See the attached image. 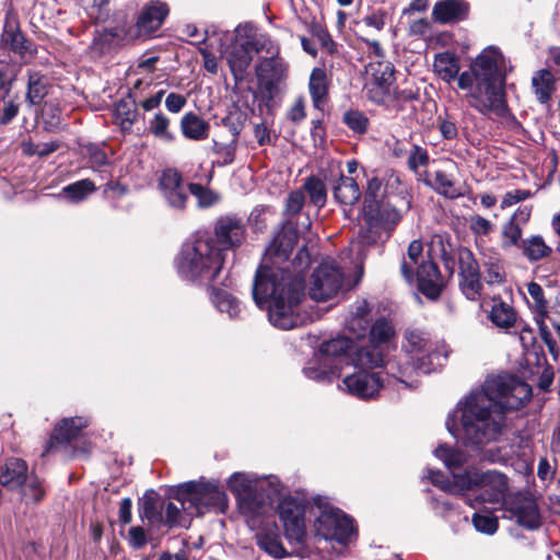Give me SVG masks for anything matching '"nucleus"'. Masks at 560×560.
<instances>
[{
	"label": "nucleus",
	"instance_id": "nucleus-1",
	"mask_svg": "<svg viewBox=\"0 0 560 560\" xmlns=\"http://www.w3.org/2000/svg\"><path fill=\"white\" fill-rule=\"evenodd\" d=\"M296 242V229L290 221L283 222L265 250L252 288L255 304L267 311L272 326L283 330L312 322V315L299 311L305 296V272L311 255L303 246L289 261Z\"/></svg>",
	"mask_w": 560,
	"mask_h": 560
},
{
	"label": "nucleus",
	"instance_id": "nucleus-2",
	"mask_svg": "<svg viewBox=\"0 0 560 560\" xmlns=\"http://www.w3.org/2000/svg\"><path fill=\"white\" fill-rule=\"evenodd\" d=\"M530 397V386L515 376H488L481 388L472 389L457 402L445 421L446 429L463 445L482 450L501 436L504 412L518 410Z\"/></svg>",
	"mask_w": 560,
	"mask_h": 560
},
{
	"label": "nucleus",
	"instance_id": "nucleus-3",
	"mask_svg": "<svg viewBox=\"0 0 560 560\" xmlns=\"http://www.w3.org/2000/svg\"><path fill=\"white\" fill-rule=\"evenodd\" d=\"M434 70L445 82L457 78V85L465 91L469 107L478 114L505 118L511 115L506 101V60L497 46H488L470 62L468 70L459 72L455 55L441 52L435 56Z\"/></svg>",
	"mask_w": 560,
	"mask_h": 560
},
{
	"label": "nucleus",
	"instance_id": "nucleus-4",
	"mask_svg": "<svg viewBox=\"0 0 560 560\" xmlns=\"http://www.w3.org/2000/svg\"><path fill=\"white\" fill-rule=\"evenodd\" d=\"M223 262L224 255L207 233H198L184 243L175 258L178 276L196 284L212 283L221 272Z\"/></svg>",
	"mask_w": 560,
	"mask_h": 560
},
{
	"label": "nucleus",
	"instance_id": "nucleus-5",
	"mask_svg": "<svg viewBox=\"0 0 560 560\" xmlns=\"http://www.w3.org/2000/svg\"><path fill=\"white\" fill-rule=\"evenodd\" d=\"M405 339L406 359L404 362L396 360V376H393V378L406 387H412V383H409L406 377H411L413 373L429 374L434 372L443 365L446 354L443 353L438 342L430 339L425 331L407 330Z\"/></svg>",
	"mask_w": 560,
	"mask_h": 560
},
{
	"label": "nucleus",
	"instance_id": "nucleus-6",
	"mask_svg": "<svg viewBox=\"0 0 560 560\" xmlns=\"http://www.w3.org/2000/svg\"><path fill=\"white\" fill-rule=\"evenodd\" d=\"M168 13L170 9L166 2L151 0L141 9L135 25L124 24L105 28L100 33L97 40L103 44V48L125 45L137 37L150 35L159 30Z\"/></svg>",
	"mask_w": 560,
	"mask_h": 560
},
{
	"label": "nucleus",
	"instance_id": "nucleus-7",
	"mask_svg": "<svg viewBox=\"0 0 560 560\" xmlns=\"http://www.w3.org/2000/svg\"><path fill=\"white\" fill-rule=\"evenodd\" d=\"M370 342L357 349L353 355V364L361 368L385 369L387 374L396 376V360L390 358V337L393 327L385 318L377 319L370 326Z\"/></svg>",
	"mask_w": 560,
	"mask_h": 560
},
{
	"label": "nucleus",
	"instance_id": "nucleus-8",
	"mask_svg": "<svg viewBox=\"0 0 560 560\" xmlns=\"http://www.w3.org/2000/svg\"><path fill=\"white\" fill-rule=\"evenodd\" d=\"M457 485H459L464 491L472 489L482 490L474 499H467L466 502L471 508H477L482 503L501 502L509 488L508 477L498 470H465L462 476L457 478Z\"/></svg>",
	"mask_w": 560,
	"mask_h": 560
},
{
	"label": "nucleus",
	"instance_id": "nucleus-9",
	"mask_svg": "<svg viewBox=\"0 0 560 560\" xmlns=\"http://www.w3.org/2000/svg\"><path fill=\"white\" fill-rule=\"evenodd\" d=\"M410 208L411 200L406 194L386 195L377 203L363 208L364 220L371 231L382 230L388 238Z\"/></svg>",
	"mask_w": 560,
	"mask_h": 560
},
{
	"label": "nucleus",
	"instance_id": "nucleus-10",
	"mask_svg": "<svg viewBox=\"0 0 560 560\" xmlns=\"http://www.w3.org/2000/svg\"><path fill=\"white\" fill-rule=\"evenodd\" d=\"M319 514L314 522L316 536L325 540L347 544L354 535L353 521L343 511L330 505L325 498L317 495L313 499Z\"/></svg>",
	"mask_w": 560,
	"mask_h": 560
},
{
	"label": "nucleus",
	"instance_id": "nucleus-11",
	"mask_svg": "<svg viewBox=\"0 0 560 560\" xmlns=\"http://www.w3.org/2000/svg\"><path fill=\"white\" fill-rule=\"evenodd\" d=\"M358 371L345 376L342 380L343 389L352 396L368 400L375 398L380 390L390 384L393 375L386 373L385 369L361 368L352 364Z\"/></svg>",
	"mask_w": 560,
	"mask_h": 560
},
{
	"label": "nucleus",
	"instance_id": "nucleus-12",
	"mask_svg": "<svg viewBox=\"0 0 560 560\" xmlns=\"http://www.w3.org/2000/svg\"><path fill=\"white\" fill-rule=\"evenodd\" d=\"M343 277V271L334 259H324L312 275L311 299L316 302L331 299L341 289Z\"/></svg>",
	"mask_w": 560,
	"mask_h": 560
},
{
	"label": "nucleus",
	"instance_id": "nucleus-13",
	"mask_svg": "<svg viewBox=\"0 0 560 560\" xmlns=\"http://www.w3.org/2000/svg\"><path fill=\"white\" fill-rule=\"evenodd\" d=\"M264 492V485L260 483L257 490L237 501L240 512L246 517L252 527L259 526L262 517L270 512L275 500L280 494L279 485L269 481V489L266 490V493Z\"/></svg>",
	"mask_w": 560,
	"mask_h": 560
},
{
	"label": "nucleus",
	"instance_id": "nucleus-14",
	"mask_svg": "<svg viewBox=\"0 0 560 560\" xmlns=\"http://www.w3.org/2000/svg\"><path fill=\"white\" fill-rule=\"evenodd\" d=\"M195 515H202L211 509L223 511L228 506L226 494L214 482L182 485Z\"/></svg>",
	"mask_w": 560,
	"mask_h": 560
},
{
	"label": "nucleus",
	"instance_id": "nucleus-15",
	"mask_svg": "<svg viewBox=\"0 0 560 560\" xmlns=\"http://www.w3.org/2000/svg\"><path fill=\"white\" fill-rule=\"evenodd\" d=\"M279 518L284 527V535L291 544L303 545L305 530V504L300 499L285 497L277 506Z\"/></svg>",
	"mask_w": 560,
	"mask_h": 560
},
{
	"label": "nucleus",
	"instance_id": "nucleus-16",
	"mask_svg": "<svg viewBox=\"0 0 560 560\" xmlns=\"http://www.w3.org/2000/svg\"><path fill=\"white\" fill-rule=\"evenodd\" d=\"M322 176L331 185L334 199L341 206H354L361 198L362 192L354 178L346 176L338 161L328 163L326 170H322Z\"/></svg>",
	"mask_w": 560,
	"mask_h": 560
},
{
	"label": "nucleus",
	"instance_id": "nucleus-17",
	"mask_svg": "<svg viewBox=\"0 0 560 560\" xmlns=\"http://www.w3.org/2000/svg\"><path fill=\"white\" fill-rule=\"evenodd\" d=\"M288 74V63L280 56L264 57L256 65V77L259 88L268 100H273L280 83Z\"/></svg>",
	"mask_w": 560,
	"mask_h": 560
},
{
	"label": "nucleus",
	"instance_id": "nucleus-18",
	"mask_svg": "<svg viewBox=\"0 0 560 560\" xmlns=\"http://www.w3.org/2000/svg\"><path fill=\"white\" fill-rule=\"evenodd\" d=\"M215 244L224 255L225 250L240 247L246 238V224L235 214L220 217L214 224Z\"/></svg>",
	"mask_w": 560,
	"mask_h": 560
},
{
	"label": "nucleus",
	"instance_id": "nucleus-19",
	"mask_svg": "<svg viewBox=\"0 0 560 560\" xmlns=\"http://www.w3.org/2000/svg\"><path fill=\"white\" fill-rule=\"evenodd\" d=\"M159 189L170 208L178 211L186 208L189 189L178 171L174 168L163 171L159 179Z\"/></svg>",
	"mask_w": 560,
	"mask_h": 560
},
{
	"label": "nucleus",
	"instance_id": "nucleus-20",
	"mask_svg": "<svg viewBox=\"0 0 560 560\" xmlns=\"http://www.w3.org/2000/svg\"><path fill=\"white\" fill-rule=\"evenodd\" d=\"M418 290L428 299L435 301L444 288L443 278L439 267L432 260H422L415 272Z\"/></svg>",
	"mask_w": 560,
	"mask_h": 560
},
{
	"label": "nucleus",
	"instance_id": "nucleus-21",
	"mask_svg": "<svg viewBox=\"0 0 560 560\" xmlns=\"http://www.w3.org/2000/svg\"><path fill=\"white\" fill-rule=\"evenodd\" d=\"M234 33H236L234 31ZM242 34H234V40L226 49V61L236 82L245 78L248 67L253 61V52L248 45L244 43Z\"/></svg>",
	"mask_w": 560,
	"mask_h": 560
},
{
	"label": "nucleus",
	"instance_id": "nucleus-22",
	"mask_svg": "<svg viewBox=\"0 0 560 560\" xmlns=\"http://www.w3.org/2000/svg\"><path fill=\"white\" fill-rule=\"evenodd\" d=\"M357 349L350 337H337L328 341H324L319 347L318 354L328 358V361L334 362L339 370L342 364H353V355Z\"/></svg>",
	"mask_w": 560,
	"mask_h": 560
},
{
	"label": "nucleus",
	"instance_id": "nucleus-23",
	"mask_svg": "<svg viewBox=\"0 0 560 560\" xmlns=\"http://www.w3.org/2000/svg\"><path fill=\"white\" fill-rule=\"evenodd\" d=\"M235 32L244 36V43L249 46L253 54L265 51L267 57L279 56V45L267 34L258 33L252 23L240 24L236 26Z\"/></svg>",
	"mask_w": 560,
	"mask_h": 560
},
{
	"label": "nucleus",
	"instance_id": "nucleus-24",
	"mask_svg": "<svg viewBox=\"0 0 560 560\" xmlns=\"http://www.w3.org/2000/svg\"><path fill=\"white\" fill-rule=\"evenodd\" d=\"M235 32L244 36V43L249 46L253 54L265 51L267 57L279 56V45L267 34L258 33L252 23L240 24L236 26Z\"/></svg>",
	"mask_w": 560,
	"mask_h": 560
},
{
	"label": "nucleus",
	"instance_id": "nucleus-25",
	"mask_svg": "<svg viewBox=\"0 0 560 560\" xmlns=\"http://www.w3.org/2000/svg\"><path fill=\"white\" fill-rule=\"evenodd\" d=\"M516 523L529 530L540 527L541 518L537 503L529 498H520L513 501L510 509Z\"/></svg>",
	"mask_w": 560,
	"mask_h": 560
},
{
	"label": "nucleus",
	"instance_id": "nucleus-26",
	"mask_svg": "<svg viewBox=\"0 0 560 560\" xmlns=\"http://www.w3.org/2000/svg\"><path fill=\"white\" fill-rule=\"evenodd\" d=\"M303 374L308 380L326 384L338 378L340 376V370L334 362L328 361V358L320 357L316 353L303 368Z\"/></svg>",
	"mask_w": 560,
	"mask_h": 560
},
{
	"label": "nucleus",
	"instance_id": "nucleus-27",
	"mask_svg": "<svg viewBox=\"0 0 560 560\" xmlns=\"http://www.w3.org/2000/svg\"><path fill=\"white\" fill-rule=\"evenodd\" d=\"M469 4L465 0H442L434 4L432 15L439 23H454L465 20Z\"/></svg>",
	"mask_w": 560,
	"mask_h": 560
},
{
	"label": "nucleus",
	"instance_id": "nucleus-28",
	"mask_svg": "<svg viewBox=\"0 0 560 560\" xmlns=\"http://www.w3.org/2000/svg\"><path fill=\"white\" fill-rule=\"evenodd\" d=\"M28 467L25 460L21 458H8L0 466V483L10 489L16 490L26 481Z\"/></svg>",
	"mask_w": 560,
	"mask_h": 560
},
{
	"label": "nucleus",
	"instance_id": "nucleus-29",
	"mask_svg": "<svg viewBox=\"0 0 560 560\" xmlns=\"http://www.w3.org/2000/svg\"><path fill=\"white\" fill-rule=\"evenodd\" d=\"M399 184V176L393 172L390 174H386L385 177H369L364 192V207L377 203L386 195H394L389 189Z\"/></svg>",
	"mask_w": 560,
	"mask_h": 560
},
{
	"label": "nucleus",
	"instance_id": "nucleus-30",
	"mask_svg": "<svg viewBox=\"0 0 560 560\" xmlns=\"http://www.w3.org/2000/svg\"><path fill=\"white\" fill-rule=\"evenodd\" d=\"M1 46L8 47L11 51L19 55L21 58L32 55L34 45L28 40L13 24H7L1 35Z\"/></svg>",
	"mask_w": 560,
	"mask_h": 560
},
{
	"label": "nucleus",
	"instance_id": "nucleus-31",
	"mask_svg": "<svg viewBox=\"0 0 560 560\" xmlns=\"http://www.w3.org/2000/svg\"><path fill=\"white\" fill-rule=\"evenodd\" d=\"M176 500L177 503L168 502L165 506V517L162 524H165L170 528L180 526L183 524L182 512H185L190 516L195 515L188 501V497L186 495L185 490L182 489V485L178 487Z\"/></svg>",
	"mask_w": 560,
	"mask_h": 560
},
{
	"label": "nucleus",
	"instance_id": "nucleus-32",
	"mask_svg": "<svg viewBox=\"0 0 560 560\" xmlns=\"http://www.w3.org/2000/svg\"><path fill=\"white\" fill-rule=\"evenodd\" d=\"M423 183L436 194L448 199H456L464 195L460 188L456 186L453 174L443 170L435 171L433 179H423Z\"/></svg>",
	"mask_w": 560,
	"mask_h": 560
},
{
	"label": "nucleus",
	"instance_id": "nucleus-33",
	"mask_svg": "<svg viewBox=\"0 0 560 560\" xmlns=\"http://www.w3.org/2000/svg\"><path fill=\"white\" fill-rule=\"evenodd\" d=\"M432 509L436 515L450 524L454 534H458L463 526H468V517L446 500L434 498Z\"/></svg>",
	"mask_w": 560,
	"mask_h": 560
},
{
	"label": "nucleus",
	"instance_id": "nucleus-34",
	"mask_svg": "<svg viewBox=\"0 0 560 560\" xmlns=\"http://www.w3.org/2000/svg\"><path fill=\"white\" fill-rule=\"evenodd\" d=\"M532 88L536 100L547 104L556 91V78L548 69H539L532 77Z\"/></svg>",
	"mask_w": 560,
	"mask_h": 560
},
{
	"label": "nucleus",
	"instance_id": "nucleus-35",
	"mask_svg": "<svg viewBox=\"0 0 560 560\" xmlns=\"http://www.w3.org/2000/svg\"><path fill=\"white\" fill-rule=\"evenodd\" d=\"M138 116L137 103L130 94L115 104L114 117L122 131L129 132L138 120Z\"/></svg>",
	"mask_w": 560,
	"mask_h": 560
},
{
	"label": "nucleus",
	"instance_id": "nucleus-36",
	"mask_svg": "<svg viewBox=\"0 0 560 560\" xmlns=\"http://www.w3.org/2000/svg\"><path fill=\"white\" fill-rule=\"evenodd\" d=\"M209 124L197 114L186 113L180 119V130L185 138L194 141H200L208 138Z\"/></svg>",
	"mask_w": 560,
	"mask_h": 560
},
{
	"label": "nucleus",
	"instance_id": "nucleus-37",
	"mask_svg": "<svg viewBox=\"0 0 560 560\" xmlns=\"http://www.w3.org/2000/svg\"><path fill=\"white\" fill-rule=\"evenodd\" d=\"M95 191L96 186L94 182L89 178H84L62 187L61 191L56 197L77 205L86 200L89 196Z\"/></svg>",
	"mask_w": 560,
	"mask_h": 560
},
{
	"label": "nucleus",
	"instance_id": "nucleus-38",
	"mask_svg": "<svg viewBox=\"0 0 560 560\" xmlns=\"http://www.w3.org/2000/svg\"><path fill=\"white\" fill-rule=\"evenodd\" d=\"M85 427H88V420L82 417L66 418L55 427L52 436L58 443H69Z\"/></svg>",
	"mask_w": 560,
	"mask_h": 560
},
{
	"label": "nucleus",
	"instance_id": "nucleus-39",
	"mask_svg": "<svg viewBox=\"0 0 560 560\" xmlns=\"http://www.w3.org/2000/svg\"><path fill=\"white\" fill-rule=\"evenodd\" d=\"M212 303L220 313H226L231 319L242 318L243 305L241 301L224 290H214Z\"/></svg>",
	"mask_w": 560,
	"mask_h": 560
},
{
	"label": "nucleus",
	"instance_id": "nucleus-40",
	"mask_svg": "<svg viewBox=\"0 0 560 560\" xmlns=\"http://www.w3.org/2000/svg\"><path fill=\"white\" fill-rule=\"evenodd\" d=\"M523 256L529 262L539 261L550 256L552 249L546 244L540 235H532L522 241L521 248Z\"/></svg>",
	"mask_w": 560,
	"mask_h": 560
},
{
	"label": "nucleus",
	"instance_id": "nucleus-41",
	"mask_svg": "<svg viewBox=\"0 0 560 560\" xmlns=\"http://www.w3.org/2000/svg\"><path fill=\"white\" fill-rule=\"evenodd\" d=\"M308 90L313 106L320 108L326 102L328 88L326 71L322 68H314L310 75Z\"/></svg>",
	"mask_w": 560,
	"mask_h": 560
},
{
	"label": "nucleus",
	"instance_id": "nucleus-42",
	"mask_svg": "<svg viewBox=\"0 0 560 560\" xmlns=\"http://www.w3.org/2000/svg\"><path fill=\"white\" fill-rule=\"evenodd\" d=\"M366 73L372 77L370 83L393 86L395 83V68L387 60H371L366 66Z\"/></svg>",
	"mask_w": 560,
	"mask_h": 560
},
{
	"label": "nucleus",
	"instance_id": "nucleus-43",
	"mask_svg": "<svg viewBox=\"0 0 560 560\" xmlns=\"http://www.w3.org/2000/svg\"><path fill=\"white\" fill-rule=\"evenodd\" d=\"M434 455L444 463L452 475L458 474L457 470L467 463V454L464 451L444 444L435 448Z\"/></svg>",
	"mask_w": 560,
	"mask_h": 560
},
{
	"label": "nucleus",
	"instance_id": "nucleus-44",
	"mask_svg": "<svg viewBox=\"0 0 560 560\" xmlns=\"http://www.w3.org/2000/svg\"><path fill=\"white\" fill-rule=\"evenodd\" d=\"M327 183L324 177L320 178L315 175H311L304 179L303 190L307 194L310 203L322 209L327 202Z\"/></svg>",
	"mask_w": 560,
	"mask_h": 560
},
{
	"label": "nucleus",
	"instance_id": "nucleus-45",
	"mask_svg": "<svg viewBox=\"0 0 560 560\" xmlns=\"http://www.w3.org/2000/svg\"><path fill=\"white\" fill-rule=\"evenodd\" d=\"M48 78L39 72H28L26 101L38 105L48 93Z\"/></svg>",
	"mask_w": 560,
	"mask_h": 560
},
{
	"label": "nucleus",
	"instance_id": "nucleus-46",
	"mask_svg": "<svg viewBox=\"0 0 560 560\" xmlns=\"http://www.w3.org/2000/svg\"><path fill=\"white\" fill-rule=\"evenodd\" d=\"M139 515L151 525H160L164 521L163 505L153 494H145L139 503Z\"/></svg>",
	"mask_w": 560,
	"mask_h": 560
},
{
	"label": "nucleus",
	"instance_id": "nucleus-47",
	"mask_svg": "<svg viewBox=\"0 0 560 560\" xmlns=\"http://www.w3.org/2000/svg\"><path fill=\"white\" fill-rule=\"evenodd\" d=\"M423 245L420 240H413L410 242L407 256L409 261L406 258L402 259L400 264V272L401 276L408 283H412L415 280V266H419V259L422 256Z\"/></svg>",
	"mask_w": 560,
	"mask_h": 560
},
{
	"label": "nucleus",
	"instance_id": "nucleus-48",
	"mask_svg": "<svg viewBox=\"0 0 560 560\" xmlns=\"http://www.w3.org/2000/svg\"><path fill=\"white\" fill-rule=\"evenodd\" d=\"M489 318L497 327L509 329L516 323V313L510 304L499 301L494 302Z\"/></svg>",
	"mask_w": 560,
	"mask_h": 560
},
{
	"label": "nucleus",
	"instance_id": "nucleus-49",
	"mask_svg": "<svg viewBox=\"0 0 560 560\" xmlns=\"http://www.w3.org/2000/svg\"><path fill=\"white\" fill-rule=\"evenodd\" d=\"M259 485L253 476L245 472H234L228 481L229 489L236 495L237 501L244 495L253 493Z\"/></svg>",
	"mask_w": 560,
	"mask_h": 560
},
{
	"label": "nucleus",
	"instance_id": "nucleus-50",
	"mask_svg": "<svg viewBox=\"0 0 560 560\" xmlns=\"http://www.w3.org/2000/svg\"><path fill=\"white\" fill-rule=\"evenodd\" d=\"M257 546L269 556L276 559H282L288 556L278 534L267 532L257 535Z\"/></svg>",
	"mask_w": 560,
	"mask_h": 560
},
{
	"label": "nucleus",
	"instance_id": "nucleus-51",
	"mask_svg": "<svg viewBox=\"0 0 560 560\" xmlns=\"http://www.w3.org/2000/svg\"><path fill=\"white\" fill-rule=\"evenodd\" d=\"M22 497L27 504L40 503L46 497L44 482L35 475L28 476L26 481L22 485Z\"/></svg>",
	"mask_w": 560,
	"mask_h": 560
},
{
	"label": "nucleus",
	"instance_id": "nucleus-52",
	"mask_svg": "<svg viewBox=\"0 0 560 560\" xmlns=\"http://www.w3.org/2000/svg\"><path fill=\"white\" fill-rule=\"evenodd\" d=\"M368 98L381 106L390 108L396 102L395 92L393 86H386L381 84L368 83L366 84Z\"/></svg>",
	"mask_w": 560,
	"mask_h": 560
},
{
	"label": "nucleus",
	"instance_id": "nucleus-53",
	"mask_svg": "<svg viewBox=\"0 0 560 560\" xmlns=\"http://www.w3.org/2000/svg\"><path fill=\"white\" fill-rule=\"evenodd\" d=\"M527 293L532 299V302L528 301V305L534 313V317H547L548 302L545 299L541 285L534 281L527 283Z\"/></svg>",
	"mask_w": 560,
	"mask_h": 560
},
{
	"label": "nucleus",
	"instance_id": "nucleus-54",
	"mask_svg": "<svg viewBox=\"0 0 560 560\" xmlns=\"http://www.w3.org/2000/svg\"><path fill=\"white\" fill-rule=\"evenodd\" d=\"M456 257L459 268L458 276L481 275L479 262L469 248L459 246L456 250Z\"/></svg>",
	"mask_w": 560,
	"mask_h": 560
},
{
	"label": "nucleus",
	"instance_id": "nucleus-55",
	"mask_svg": "<svg viewBox=\"0 0 560 560\" xmlns=\"http://www.w3.org/2000/svg\"><path fill=\"white\" fill-rule=\"evenodd\" d=\"M485 280L488 284H501L505 281V271L502 260L497 256H489L482 261Z\"/></svg>",
	"mask_w": 560,
	"mask_h": 560
},
{
	"label": "nucleus",
	"instance_id": "nucleus-56",
	"mask_svg": "<svg viewBox=\"0 0 560 560\" xmlns=\"http://www.w3.org/2000/svg\"><path fill=\"white\" fill-rule=\"evenodd\" d=\"M170 119L162 112H158L148 121L149 131L158 139L171 142L174 140V135L170 131Z\"/></svg>",
	"mask_w": 560,
	"mask_h": 560
},
{
	"label": "nucleus",
	"instance_id": "nucleus-57",
	"mask_svg": "<svg viewBox=\"0 0 560 560\" xmlns=\"http://www.w3.org/2000/svg\"><path fill=\"white\" fill-rule=\"evenodd\" d=\"M460 476L462 474H453L451 480L441 470L428 469L429 480L434 486L439 487L441 490L448 493H459L464 491V489H462V487L457 485V478Z\"/></svg>",
	"mask_w": 560,
	"mask_h": 560
},
{
	"label": "nucleus",
	"instance_id": "nucleus-58",
	"mask_svg": "<svg viewBox=\"0 0 560 560\" xmlns=\"http://www.w3.org/2000/svg\"><path fill=\"white\" fill-rule=\"evenodd\" d=\"M343 124L354 133L364 135L370 125L366 115L358 109H350L343 114Z\"/></svg>",
	"mask_w": 560,
	"mask_h": 560
},
{
	"label": "nucleus",
	"instance_id": "nucleus-59",
	"mask_svg": "<svg viewBox=\"0 0 560 560\" xmlns=\"http://www.w3.org/2000/svg\"><path fill=\"white\" fill-rule=\"evenodd\" d=\"M523 229L518 223L508 221L502 228V243L503 249L511 247L521 248Z\"/></svg>",
	"mask_w": 560,
	"mask_h": 560
},
{
	"label": "nucleus",
	"instance_id": "nucleus-60",
	"mask_svg": "<svg viewBox=\"0 0 560 560\" xmlns=\"http://www.w3.org/2000/svg\"><path fill=\"white\" fill-rule=\"evenodd\" d=\"M459 288L468 300L477 301L483 288L481 275L459 276Z\"/></svg>",
	"mask_w": 560,
	"mask_h": 560
},
{
	"label": "nucleus",
	"instance_id": "nucleus-61",
	"mask_svg": "<svg viewBox=\"0 0 560 560\" xmlns=\"http://www.w3.org/2000/svg\"><path fill=\"white\" fill-rule=\"evenodd\" d=\"M430 163V155L425 148L413 143L408 152L407 165L415 174H419L420 167H427Z\"/></svg>",
	"mask_w": 560,
	"mask_h": 560
},
{
	"label": "nucleus",
	"instance_id": "nucleus-62",
	"mask_svg": "<svg viewBox=\"0 0 560 560\" xmlns=\"http://www.w3.org/2000/svg\"><path fill=\"white\" fill-rule=\"evenodd\" d=\"M189 195L196 197L199 208H209L219 201V195L201 184H188Z\"/></svg>",
	"mask_w": 560,
	"mask_h": 560
},
{
	"label": "nucleus",
	"instance_id": "nucleus-63",
	"mask_svg": "<svg viewBox=\"0 0 560 560\" xmlns=\"http://www.w3.org/2000/svg\"><path fill=\"white\" fill-rule=\"evenodd\" d=\"M480 459L490 464H506L512 457V446L502 445L480 450Z\"/></svg>",
	"mask_w": 560,
	"mask_h": 560
},
{
	"label": "nucleus",
	"instance_id": "nucleus-64",
	"mask_svg": "<svg viewBox=\"0 0 560 560\" xmlns=\"http://www.w3.org/2000/svg\"><path fill=\"white\" fill-rule=\"evenodd\" d=\"M475 529L486 535H493L499 527L498 518L492 514L476 512L471 518Z\"/></svg>",
	"mask_w": 560,
	"mask_h": 560
}]
</instances>
